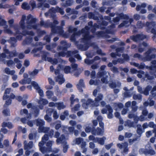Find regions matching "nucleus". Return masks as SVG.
<instances>
[{
	"label": "nucleus",
	"mask_w": 156,
	"mask_h": 156,
	"mask_svg": "<svg viewBox=\"0 0 156 156\" xmlns=\"http://www.w3.org/2000/svg\"><path fill=\"white\" fill-rule=\"evenodd\" d=\"M156 49L155 48H152L149 49L148 50L144 53L145 55V57H143L142 56L137 53L135 54L133 56L134 58H137L139 59H142L144 61H150L152 59L156 57L155 54H150L152 51L155 52Z\"/></svg>",
	"instance_id": "f257e3e1"
},
{
	"label": "nucleus",
	"mask_w": 156,
	"mask_h": 156,
	"mask_svg": "<svg viewBox=\"0 0 156 156\" xmlns=\"http://www.w3.org/2000/svg\"><path fill=\"white\" fill-rule=\"evenodd\" d=\"M67 48L66 46H58L57 47V50H62L63 51L58 53V56L64 57L66 55L67 57H69L71 56L72 55L77 54L78 52V51L77 50L73 51H69L66 52H65L64 51H67Z\"/></svg>",
	"instance_id": "f03ea898"
},
{
	"label": "nucleus",
	"mask_w": 156,
	"mask_h": 156,
	"mask_svg": "<svg viewBox=\"0 0 156 156\" xmlns=\"http://www.w3.org/2000/svg\"><path fill=\"white\" fill-rule=\"evenodd\" d=\"M49 26L51 28V32L52 34L57 33L61 35H64L63 27L60 26H56L52 23H49Z\"/></svg>",
	"instance_id": "7ed1b4c3"
},
{
	"label": "nucleus",
	"mask_w": 156,
	"mask_h": 156,
	"mask_svg": "<svg viewBox=\"0 0 156 156\" xmlns=\"http://www.w3.org/2000/svg\"><path fill=\"white\" fill-rule=\"evenodd\" d=\"M145 27H146L147 32H149L150 31L152 33L156 35V30L155 29L156 24L155 22H147L145 23Z\"/></svg>",
	"instance_id": "20e7f679"
},
{
	"label": "nucleus",
	"mask_w": 156,
	"mask_h": 156,
	"mask_svg": "<svg viewBox=\"0 0 156 156\" xmlns=\"http://www.w3.org/2000/svg\"><path fill=\"white\" fill-rule=\"evenodd\" d=\"M98 90L97 89H95L94 90L93 92V95L96 98L94 99L95 103L94 104L96 106H98L99 105V103L100 101H101L103 98V95L101 93H99L97 96Z\"/></svg>",
	"instance_id": "39448f33"
},
{
	"label": "nucleus",
	"mask_w": 156,
	"mask_h": 156,
	"mask_svg": "<svg viewBox=\"0 0 156 156\" xmlns=\"http://www.w3.org/2000/svg\"><path fill=\"white\" fill-rule=\"evenodd\" d=\"M32 85L34 88L37 91L40 98H42L44 96V92L41 89L40 87L39 86L38 84L36 82L32 81L31 83Z\"/></svg>",
	"instance_id": "423d86ee"
},
{
	"label": "nucleus",
	"mask_w": 156,
	"mask_h": 156,
	"mask_svg": "<svg viewBox=\"0 0 156 156\" xmlns=\"http://www.w3.org/2000/svg\"><path fill=\"white\" fill-rule=\"evenodd\" d=\"M77 28L73 27L71 26H70L68 28V31L69 33H73L75 34L76 36H80L81 34H83L82 30L78 31H77Z\"/></svg>",
	"instance_id": "0eeeda50"
},
{
	"label": "nucleus",
	"mask_w": 156,
	"mask_h": 156,
	"mask_svg": "<svg viewBox=\"0 0 156 156\" xmlns=\"http://www.w3.org/2000/svg\"><path fill=\"white\" fill-rule=\"evenodd\" d=\"M83 37L82 38L81 40L84 43L87 42L89 40L94 37V36L93 35H90L89 32L83 33Z\"/></svg>",
	"instance_id": "6e6552de"
},
{
	"label": "nucleus",
	"mask_w": 156,
	"mask_h": 156,
	"mask_svg": "<svg viewBox=\"0 0 156 156\" xmlns=\"http://www.w3.org/2000/svg\"><path fill=\"white\" fill-rule=\"evenodd\" d=\"M103 131L101 128L98 127L95 129L94 127H93V130L92 131V134L93 135H103Z\"/></svg>",
	"instance_id": "1a4fd4ad"
},
{
	"label": "nucleus",
	"mask_w": 156,
	"mask_h": 156,
	"mask_svg": "<svg viewBox=\"0 0 156 156\" xmlns=\"http://www.w3.org/2000/svg\"><path fill=\"white\" fill-rule=\"evenodd\" d=\"M105 107L108 112L107 114V117L109 119H111L113 118V116L112 114L113 110L109 105H107L105 106Z\"/></svg>",
	"instance_id": "9d476101"
},
{
	"label": "nucleus",
	"mask_w": 156,
	"mask_h": 156,
	"mask_svg": "<svg viewBox=\"0 0 156 156\" xmlns=\"http://www.w3.org/2000/svg\"><path fill=\"white\" fill-rule=\"evenodd\" d=\"M36 21V18H33L31 14H29L27 16L26 23L28 25L34 23Z\"/></svg>",
	"instance_id": "9b49d317"
},
{
	"label": "nucleus",
	"mask_w": 156,
	"mask_h": 156,
	"mask_svg": "<svg viewBox=\"0 0 156 156\" xmlns=\"http://www.w3.org/2000/svg\"><path fill=\"white\" fill-rule=\"evenodd\" d=\"M97 36L98 37H101L105 38H109L110 37L109 35L106 34L105 31H97L96 34Z\"/></svg>",
	"instance_id": "f8f14e48"
},
{
	"label": "nucleus",
	"mask_w": 156,
	"mask_h": 156,
	"mask_svg": "<svg viewBox=\"0 0 156 156\" xmlns=\"http://www.w3.org/2000/svg\"><path fill=\"white\" fill-rule=\"evenodd\" d=\"M55 81L58 82V84L61 85L65 81L63 78V75L62 74H59L55 77Z\"/></svg>",
	"instance_id": "ddd939ff"
},
{
	"label": "nucleus",
	"mask_w": 156,
	"mask_h": 156,
	"mask_svg": "<svg viewBox=\"0 0 156 156\" xmlns=\"http://www.w3.org/2000/svg\"><path fill=\"white\" fill-rule=\"evenodd\" d=\"M76 86L78 90H80L81 92L83 91L82 88H84L85 86L83 79H81L80 80L79 83Z\"/></svg>",
	"instance_id": "4468645a"
},
{
	"label": "nucleus",
	"mask_w": 156,
	"mask_h": 156,
	"mask_svg": "<svg viewBox=\"0 0 156 156\" xmlns=\"http://www.w3.org/2000/svg\"><path fill=\"white\" fill-rule=\"evenodd\" d=\"M77 48L79 49H80L81 51H85L88 49L89 46L87 43H86L84 45L81 44L78 45Z\"/></svg>",
	"instance_id": "2eb2a0df"
},
{
	"label": "nucleus",
	"mask_w": 156,
	"mask_h": 156,
	"mask_svg": "<svg viewBox=\"0 0 156 156\" xmlns=\"http://www.w3.org/2000/svg\"><path fill=\"white\" fill-rule=\"evenodd\" d=\"M39 149L40 151L43 154H44L47 152H50L51 151V148L46 147L44 146L40 147Z\"/></svg>",
	"instance_id": "dca6fc26"
},
{
	"label": "nucleus",
	"mask_w": 156,
	"mask_h": 156,
	"mask_svg": "<svg viewBox=\"0 0 156 156\" xmlns=\"http://www.w3.org/2000/svg\"><path fill=\"white\" fill-rule=\"evenodd\" d=\"M33 41V38L32 37H27L23 41V45H28L31 43Z\"/></svg>",
	"instance_id": "f3484780"
},
{
	"label": "nucleus",
	"mask_w": 156,
	"mask_h": 156,
	"mask_svg": "<svg viewBox=\"0 0 156 156\" xmlns=\"http://www.w3.org/2000/svg\"><path fill=\"white\" fill-rule=\"evenodd\" d=\"M50 128L49 127H45L43 126L40 128H38V131L39 133H47L48 132Z\"/></svg>",
	"instance_id": "a211bd4d"
},
{
	"label": "nucleus",
	"mask_w": 156,
	"mask_h": 156,
	"mask_svg": "<svg viewBox=\"0 0 156 156\" xmlns=\"http://www.w3.org/2000/svg\"><path fill=\"white\" fill-rule=\"evenodd\" d=\"M11 92V89L7 88L5 90L4 95L3 97V100H6L9 98V96L8 95Z\"/></svg>",
	"instance_id": "6ab92c4d"
},
{
	"label": "nucleus",
	"mask_w": 156,
	"mask_h": 156,
	"mask_svg": "<svg viewBox=\"0 0 156 156\" xmlns=\"http://www.w3.org/2000/svg\"><path fill=\"white\" fill-rule=\"evenodd\" d=\"M56 106L58 110L64 109L66 107V106L64 104L63 102H58L55 103Z\"/></svg>",
	"instance_id": "aec40b11"
},
{
	"label": "nucleus",
	"mask_w": 156,
	"mask_h": 156,
	"mask_svg": "<svg viewBox=\"0 0 156 156\" xmlns=\"http://www.w3.org/2000/svg\"><path fill=\"white\" fill-rule=\"evenodd\" d=\"M5 52L7 54H9V56L10 58L16 56L18 55L16 51L10 52L7 49L5 50Z\"/></svg>",
	"instance_id": "412c9836"
},
{
	"label": "nucleus",
	"mask_w": 156,
	"mask_h": 156,
	"mask_svg": "<svg viewBox=\"0 0 156 156\" xmlns=\"http://www.w3.org/2000/svg\"><path fill=\"white\" fill-rule=\"evenodd\" d=\"M33 146V143L32 141H30L28 144H26L24 145V149L25 150H30L31 149Z\"/></svg>",
	"instance_id": "4be33fe9"
},
{
	"label": "nucleus",
	"mask_w": 156,
	"mask_h": 156,
	"mask_svg": "<svg viewBox=\"0 0 156 156\" xmlns=\"http://www.w3.org/2000/svg\"><path fill=\"white\" fill-rule=\"evenodd\" d=\"M75 95L74 94L71 95V97L70 98V106L72 107L73 105H74V102H78L79 101V99L77 98L74 99Z\"/></svg>",
	"instance_id": "5701e85b"
},
{
	"label": "nucleus",
	"mask_w": 156,
	"mask_h": 156,
	"mask_svg": "<svg viewBox=\"0 0 156 156\" xmlns=\"http://www.w3.org/2000/svg\"><path fill=\"white\" fill-rule=\"evenodd\" d=\"M45 1H44L43 2H39L37 5V7L38 8H41L43 6L44 8H49L50 7L49 5L47 3H44Z\"/></svg>",
	"instance_id": "b1692460"
},
{
	"label": "nucleus",
	"mask_w": 156,
	"mask_h": 156,
	"mask_svg": "<svg viewBox=\"0 0 156 156\" xmlns=\"http://www.w3.org/2000/svg\"><path fill=\"white\" fill-rule=\"evenodd\" d=\"M36 124L37 126H39L38 128H40L44 126L45 122L42 119H37L36 120Z\"/></svg>",
	"instance_id": "393cba45"
},
{
	"label": "nucleus",
	"mask_w": 156,
	"mask_h": 156,
	"mask_svg": "<svg viewBox=\"0 0 156 156\" xmlns=\"http://www.w3.org/2000/svg\"><path fill=\"white\" fill-rule=\"evenodd\" d=\"M53 9L52 10V11H56L57 12H58L60 13L61 15H63L64 14V12L63 10V9L59 7L58 6H56V9H55L54 8H52L51 9V10Z\"/></svg>",
	"instance_id": "a878e982"
},
{
	"label": "nucleus",
	"mask_w": 156,
	"mask_h": 156,
	"mask_svg": "<svg viewBox=\"0 0 156 156\" xmlns=\"http://www.w3.org/2000/svg\"><path fill=\"white\" fill-rule=\"evenodd\" d=\"M126 125H127L129 127L136 128V126H138V125L136 124L134 122H131L130 121L128 120L126 122Z\"/></svg>",
	"instance_id": "bb28decb"
},
{
	"label": "nucleus",
	"mask_w": 156,
	"mask_h": 156,
	"mask_svg": "<svg viewBox=\"0 0 156 156\" xmlns=\"http://www.w3.org/2000/svg\"><path fill=\"white\" fill-rule=\"evenodd\" d=\"M9 41L12 46L13 47H16V43L17 41L16 37H11L10 38Z\"/></svg>",
	"instance_id": "cd10ccee"
},
{
	"label": "nucleus",
	"mask_w": 156,
	"mask_h": 156,
	"mask_svg": "<svg viewBox=\"0 0 156 156\" xmlns=\"http://www.w3.org/2000/svg\"><path fill=\"white\" fill-rule=\"evenodd\" d=\"M48 101L46 99L40 98L39 100L38 101V103L39 105H45L48 103Z\"/></svg>",
	"instance_id": "c85d7f7f"
},
{
	"label": "nucleus",
	"mask_w": 156,
	"mask_h": 156,
	"mask_svg": "<svg viewBox=\"0 0 156 156\" xmlns=\"http://www.w3.org/2000/svg\"><path fill=\"white\" fill-rule=\"evenodd\" d=\"M57 139L56 140V142L57 144H59L60 143H62L63 144L64 142H62L63 140L65 139V136L64 134H62L60 137H58L57 138Z\"/></svg>",
	"instance_id": "c756f323"
},
{
	"label": "nucleus",
	"mask_w": 156,
	"mask_h": 156,
	"mask_svg": "<svg viewBox=\"0 0 156 156\" xmlns=\"http://www.w3.org/2000/svg\"><path fill=\"white\" fill-rule=\"evenodd\" d=\"M33 110V114L34 116L36 117L38 116L39 114L40 110L36 106H34L32 108Z\"/></svg>",
	"instance_id": "7c9ffc66"
},
{
	"label": "nucleus",
	"mask_w": 156,
	"mask_h": 156,
	"mask_svg": "<svg viewBox=\"0 0 156 156\" xmlns=\"http://www.w3.org/2000/svg\"><path fill=\"white\" fill-rule=\"evenodd\" d=\"M152 87L150 85L147 86L145 88L143 92V94L146 95H148L149 94V92L151 90Z\"/></svg>",
	"instance_id": "2f4dec72"
},
{
	"label": "nucleus",
	"mask_w": 156,
	"mask_h": 156,
	"mask_svg": "<svg viewBox=\"0 0 156 156\" xmlns=\"http://www.w3.org/2000/svg\"><path fill=\"white\" fill-rule=\"evenodd\" d=\"M47 61L49 62H50L53 65L56 64L58 62V60L57 59L54 58L53 59L52 58L48 57L47 58Z\"/></svg>",
	"instance_id": "473e14b6"
},
{
	"label": "nucleus",
	"mask_w": 156,
	"mask_h": 156,
	"mask_svg": "<svg viewBox=\"0 0 156 156\" xmlns=\"http://www.w3.org/2000/svg\"><path fill=\"white\" fill-rule=\"evenodd\" d=\"M36 32L37 36L40 37H41L46 33V32L44 30H41L40 29H37Z\"/></svg>",
	"instance_id": "72a5a7b5"
},
{
	"label": "nucleus",
	"mask_w": 156,
	"mask_h": 156,
	"mask_svg": "<svg viewBox=\"0 0 156 156\" xmlns=\"http://www.w3.org/2000/svg\"><path fill=\"white\" fill-rule=\"evenodd\" d=\"M73 2V0H66L65 3L62 4V6L66 7L67 6H70Z\"/></svg>",
	"instance_id": "f704fd0d"
},
{
	"label": "nucleus",
	"mask_w": 156,
	"mask_h": 156,
	"mask_svg": "<svg viewBox=\"0 0 156 156\" xmlns=\"http://www.w3.org/2000/svg\"><path fill=\"white\" fill-rule=\"evenodd\" d=\"M21 8L24 10H29L30 9V6L27 2H24L22 5Z\"/></svg>",
	"instance_id": "c9c22d12"
},
{
	"label": "nucleus",
	"mask_w": 156,
	"mask_h": 156,
	"mask_svg": "<svg viewBox=\"0 0 156 156\" xmlns=\"http://www.w3.org/2000/svg\"><path fill=\"white\" fill-rule=\"evenodd\" d=\"M117 15L120 16L121 19L128 20L129 19V17L126 14H124L122 12L120 13H118Z\"/></svg>",
	"instance_id": "e433bc0d"
},
{
	"label": "nucleus",
	"mask_w": 156,
	"mask_h": 156,
	"mask_svg": "<svg viewBox=\"0 0 156 156\" xmlns=\"http://www.w3.org/2000/svg\"><path fill=\"white\" fill-rule=\"evenodd\" d=\"M5 72L6 74L11 75H13L15 72L14 70H10V69L8 67H6L5 69Z\"/></svg>",
	"instance_id": "4c0bfd02"
},
{
	"label": "nucleus",
	"mask_w": 156,
	"mask_h": 156,
	"mask_svg": "<svg viewBox=\"0 0 156 156\" xmlns=\"http://www.w3.org/2000/svg\"><path fill=\"white\" fill-rule=\"evenodd\" d=\"M27 30H23L22 33L20 30H17L14 34V35L16 36L18 34H22L23 36H25L26 35H27Z\"/></svg>",
	"instance_id": "58836bf2"
},
{
	"label": "nucleus",
	"mask_w": 156,
	"mask_h": 156,
	"mask_svg": "<svg viewBox=\"0 0 156 156\" xmlns=\"http://www.w3.org/2000/svg\"><path fill=\"white\" fill-rule=\"evenodd\" d=\"M46 96L48 99H51L54 95L53 92L51 90H48L46 92Z\"/></svg>",
	"instance_id": "ea45409f"
},
{
	"label": "nucleus",
	"mask_w": 156,
	"mask_h": 156,
	"mask_svg": "<svg viewBox=\"0 0 156 156\" xmlns=\"http://www.w3.org/2000/svg\"><path fill=\"white\" fill-rule=\"evenodd\" d=\"M63 143L64 144H63V151L64 153H66L67 152L69 147V145L67 144V143L66 141L64 142Z\"/></svg>",
	"instance_id": "a19ab883"
},
{
	"label": "nucleus",
	"mask_w": 156,
	"mask_h": 156,
	"mask_svg": "<svg viewBox=\"0 0 156 156\" xmlns=\"http://www.w3.org/2000/svg\"><path fill=\"white\" fill-rule=\"evenodd\" d=\"M136 26L139 29L142 28L145 26V24L142 23L141 21H138L137 23Z\"/></svg>",
	"instance_id": "79ce46f5"
},
{
	"label": "nucleus",
	"mask_w": 156,
	"mask_h": 156,
	"mask_svg": "<svg viewBox=\"0 0 156 156\" xmlns=\"http://www.w3.org/2000/svg\"><path fill=\"white\" fill-rule=\"evenodd\" d=\"M137 127L136 130V133L137 134L139 135V137H140L143 133V131L140 125V127Z\"/></svg>",
	"instance_id": "37998d69"
},
{
	"label": "nucleus",
	"mask_w": 156,
	"mask_h": 156,
	"mask_svg": "<svg viewBox=\"0 0 156 156\" xmlns=\"http://www.w3.org/2000/svg\"><path fill=\"white\" fill-rule=\"evenodd\" d=\"M93 102V101L92 99H88L85 102L83 103V107H88L89 105Z\"/></svg>",
	"instance_id": "c03bdc74"
},
{
	"label": "nucleus",
	"mask_w": 156,
	"mask_h": 156,
	"mask_svg": "<svg viewBox=\"0 0 156 156\" xmlns=\"http://www.w3.org/2000/svg\"><path fill=\"white\" fill-rule=\"evenodd\" d=\"M3 114L5 116H7L10 115V110L9 108L4 109L2 111Z\"/></svg>",
	"instance_id": "a18cd8bd"
},
{
	"label": "nucleus",
	"mask_w": 156,
	"mask_h": 156,
	"mask_svg": "<svg viewBox=\"0 0 156 156\" xmlns=\"http://www.w3.org/2000/svg\"><path fill=\"white\" fill-rule=\"evenodd\" d=\"M99 25L97 23H94L91 29V31L93 33H94L96 30V28H99Z\"/></svg>",
	"instance_id": "49530a36"
},
{
	"label": "nucleus",
	"mask_w": 156,
	"mask_h": 156,
	"mask_svg": "<svg viewBox=\"0 0 156 156\" xmlns=\"http://www.w3.org/2000/svg\"><path fill=\"white\" fill-rule=\"evenodd\" d=\"M37 24H34L33 25H30V24H28L27 26L26 27L28 29H30L32 28L34 30H36L37 31V30L38 29L37 28Z\"/></svg>",
	"instance_id": "de8ad7c7"
},
{
	"label": "nucleus",
	"mask_w": 156,
	"mask_h": 156,
	"mask_svg": "<svg viewBox=\"0 0 156 156\" xmlns=\"http://www.w3.org/2000/svg\"><path fill=\"white\" fill-rule=\"evenodd\" d=\"M106 73V72L105 71H102V72L99 71L97 73V77L98 78H101L105 75Z\"/></svg>",
	"instance_id": "09e8293b"
},
{
	"label": "nucleus",
	"mask_w": 156,
	"mask_h": 156,
	"mask_svg": "<svg viewBox=\"0 0 156 156\" xmlns=\"http://www.w3.org/2000/svg\"><path fill=\"white\" fill-rule=\"evenodd\" d=\"M21 114H23V113L25 114L26 115H28L29 116L27 117L28 119L30 118L31 117V115L30 114H28V112L27 110L26 109H24L22 111L21 110L20 112Z\"/></svg>",
	"instance_id": "8fccbe9b"
},
{
	"label": "nucleus",
	"mask_w": 156,
	"mask_h": 156,
	"mask_svg": "<svg viewBox=\"0 0 156 156\" xmlns=\"http://www.w3.org/2000/svg\"><path fill=\"white\" fill-rule=\"evenodd\" d=\"M153 66H149V69L151 70V71H152L151 72H150V73H151V74L153 75L154 76V77L156 78V69L154 70H153Z\"/></svg>",
	"instance_id": "3c124183"
},
{
	"label": "nucleus",
	"mask_w": 156,
	"mask_h": 156,
	"mask_svg": "<svg viewBox=\"0 0 156 156\" xmlns=\"http://www.w3.org/2000/svg\"><path fill=\"white\" fill-rule=\"evenodd\" d=\"M137 37L138 38V40H143L146 38V35L143 34H137Z\"/></svg>",
	"instance_id": "603ef678"
},
{
	"label": "nucleus",
	"mask_w": 156,
	"mask_h": 156,
	"mask_svg": "<svg viewBox=\"0 0 156 156\" xmlns=\"http://www.w3.org/2000/svg\"><path fill=\"white\" fill-rule=\"evenodd\" d=\"M105 139L106 138L105 136L101 138H99L98 143L101 145H103L105 143Z\"/></svg>",
	"instance_id": "864d4df0"
},
{
	"label": "nucleus",
	"mask_w": 156,
	"mask_h": 156,
	"mask_svg": "<svg viewBox=\"0 0 156 156\" xmlns=\"http://www.w3.org/2000/svg\"><path fill=\"white\" fill-rule=\"evenodd\" d=\"M142 95L140 94H134L133 96V98L134 100H140L142 99Z\"/></svg>",
	"instance_id": "5fc2aeb1"
},
{
	"label": "nucleus",
	"mask_w": 156,
	"mask_h": 156,
	"mask_svg": "<svg viewBox=\"0 0 156 156\" xmlns=\"http://www.w3.org/2000/svg\"><path fill=\"white\" fill-rule=\"evenodd\" d=\"M122 57L125 61H127L130 59V57L127 54H123L122 55Z\"/></svg>",
	"instance_id": "6e6d98bb"
},
{
	"label": "nucleus",
	"mask_w": 156,
	"mask_h": 156,
	"mask_svg": "<svg viewBox=\"0 0 156 156\" xmlns=\"http://www.w3.org/2000/svg\"><path fill=\"white\" fill-rule=\"evenodd\" d=\"M39 70L37 69H35L33 71L29 73V74L31 76H34L37 75L38 73Z\"/></svg>",
	"instance_id": "4d7b16f0"
},
{
	"label": "nucleus",
	"mask_w": 156,
	"mask_h": 156,
	"mask_svg": "<svg viewBox=\"0 0 156 156\" xmlns=\"http://www.w3.org/2000/svg\"><path fill=\"white\" fill-rule=\"evenodd\" d=\"M71 68L69 66H66L64 68V71L66 73H70Z\"/></svg>",
	"instance_id": "13d9d810"
},
{
	"label": "nucleus",
	"mask_w": 156,
	"mask_h": 156,
	"mask_svg": "<svg viewBox=\"0 0 156 156\" xmlns=\"http://www.w3.org/2000/svg\"><path fill=\"white\" fill-rule=\"evenodd\" d=\"M51 36L50 35H46L44 37L43 40H45L47 42L49 43L51 41Z\"/></svg>",
	"instance_id": "bf43d9fd"
},
{
	"label": "nucleus",
	"mask_w": 156,
	"mask_h": 156,
	"mask_svg": "<svg viewBox=\"0 0 156 156\" xmlns=\"http://www.w3.org/2000/svg\"><path fill=\"white\" fill-rule=\"evenodd\" d=\"M48 53L47 52H44L43 54L41 55L42 59L44 61H47V57Z\"/></svg>",
	"instance_id": "052dcab7"
},
{
	"label": "nucleus",
	"mask_w": 156,
	"mask_h": 156,
	"mask_svg": "<svg viewBox=\"0 0 156 156\" xmlns=\"http://www.w3.org/2000/svg\"><path fill=\"white\" fill-rule=\"evenodd\" d=\"M129 23V21H128L127 20L123 21L122 23H121L119 25V27H124V26H125L126 25L128 24Z\"/></svg>",
	"instance_id": "680f3d73"
},
{
	"label": "nucleus",
	"mask_w": 156,
	"mask_h": 156,
	"mask_svg": "<svg viewBox=\"0 0 156 156\" xmlns=\"http://www.w3.org/2000/svg\"><path fill=\"white\" fill-rule=\"evenodd\" d=\"M148 126L150 128H153V129H156V124H154L153 122H150L148 124Z\"/></svg>",
	"instance_id": "e2e57ef3"
},
{
	"label": "nucleus",
	"mask_w": 156,
	"mask_h": 156,
	"mask_svg": "<svg viewBox=\"0 0 156 156\" xmlns=\"http://www.w3.org/2000/svg\"><path fill=\"white\" fill-rule=\"evenodd\" d=\"M83 138L81 137L77 138L76 139V144L79 145L83 141Z\"/></svg>",
	"instance_id": "0e129e2a"
},
{
	"label": "nucleus",
	"mask_w": 156,
	"mask_h": 156,
	"mask_svg": "<svg viewBox=\"0 0 156 156\" xmlns=\"http://www.w3.org/2000/svg\"><path fill=\"white\" fill-rule=\"evenodd\" d=\"M19 24L23 30H24L25 28V21L21 20L19 23Z\"/></svg>",
	"instance_id": "69168bd1"
},
{
	"label": "nucleus",
	"mask_w": 156,
	"mask_h": 156,
	"mask_svg": "<svg viewBox=\"0 0 156 156\" xmlns=\"http://www.w3.org/2000/svg\"><path fill=\"white\" fill-rule=\"evenodd\" d=\"M124 48L123 47H119L117 48L115 51L116 52L118 53L119 52L122 53L124 50Z\"/></svg>",
	"instance_id": "338daca9"
},
{
	"label": "nucleus",
	"mask_w": 156,
	"mask_h": 156,
	"mask_svg": "<svg viewBox=\"0 0 156 156\" xmlns=\"http://www.w3.org/2000/svg\"><path fill=\"white\" fill-rule=\"evenodd\" d=\"M30 4L31 5L32 7V9H33L36 7V4L34 0H31L30 2Z\"/></svg>",
	"instance_id": "774afa93"
}]
</instances>
